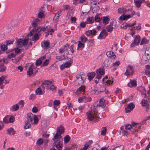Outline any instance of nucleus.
Here are the masks:
<instances>
[{"label": "nucleus", "instance_id": "1", "mask_svg": "<svg viewBox=\"0 0 150 150\" xmlns=\"http://www.w3.org/2000/svg\"><path fill=\"white\" fill-rule=\"evenodd\" d=\"M105 100L101 99L98 104L97 102H95L92 106V108L93 107V109L91 111H89L86 113L87 116V118L90 121L94 120L95 122H98L100 118L98 116V112L97 110V109L99 107L104 108L105 106Z\"/></svg>", "mask_w": 150, "mask_h": 150}, {"label": "nucleus", "instance_id": "2", "mask_svg": "<svg viewBox=\"0 0 150 150\" xmlns=\"http://www.w3.org/2000/svg\"><path fill=\"white\" fill-rule=\"evenodd\" d=\"M40 20L38 18H36L33 20L31 23L32 27L35 28L32 29L30 33L27 34L25 38H28L34 34V36L32 38H39L42 33L44 29H42L40 27H38L37 28L35 27L39 23Z\"/></svg>", "mask_w": 150, "mask_h": 150}, {"label": "nucleus", "instance_id": "3", "mask_svg": "<svg viewBox=\"0 0 150 150\" xmlns=\"http://www.w3.org/2000/svg\"><path fill=\"white\" fill-rule=\"evenodd\" d=\"M12 27L11 25H6L2 27L0 29V38H4L6 35L10 32Z\"/></svg>", "mask_w": 150, "mask_h": 150}, {"label": "nucleus", "instance_id": "4", "mask_svg": "<svg viewBox=\"0 0 150 150\" xmlns=\"http://www.w3.org/2000/svg\"><path fill=\"white\" fill-rule=\"evenodd\" d=\"M69 47V45L67 43L65 45L62 46V47L58 50V51L59 53H64L63 55V57H64V58H65V55H67L69 54V52L68 50Z\"/></svg>", "mask_w": 150, "mask_h": 150}, {"label": "nucleus", "instance_id": "5", "mask_svg": "<svg viewBox=\"0 0 150 150\" xmlns=\"http://www.w3.org/2000/svg\"><path fill=\"white\" fill-rule=\"evenodd\" d=\"M95 74H96V78L99 79L101 78L102 75L104 74L105 72L103 71V68H100L96 71Z\"/></svg>", "mask_w": 150, "mask_h": 150}, {"label": "nucleus", "instance_id": "6", "mask_svg": "<svg viewBox=\"0 0 150 150\" xmlns=\"http://www.w3.org/2000/svg\"><path fill=\"white\" fill-rule=\"evenodd\" d=\"M28 38L25 39L24 40H22L21 38L19 39L17 41V45L19 47H21L22 45L24 46H26L28 42Z\"/></svg>", "mask_w": 150, "mask_h": 150}, {"label": "nucleus", "instance_id": "7", "mask_svg": "<svg viewBox=\"0 0 150 150\" xmlns=\"http://www.w3.org/2000/svg\"><path fill=\"white\" fill-rule=\"evenodd\" d=\"M116 22L115 21H112L111 22L110 25L107 27L106 30L108 32H110L112 31L114 28L116 26Z\"/></svg>", "mask_w": 150, "mask_h": 150}, {"label": "nucleus", "instance_id": "8", "mask_svg": "<svg viewBox=\"0 0 150 150\" xmlns=\"http://www.w3.org/2000/svg\"><path fill=\"white\" fill-rule=\"evenodd\" d=\"M135 13V12L134 11H133L131 15L129 14L125 15L123 14L119 18V20L121 21L127 20L128 19L131 17L132 16H133Z\"/></svg>", "mask_w": 150, "mask_h": 150}, {"label": "nucleus", "instance_id": "9", "mask_svg": "<svg viewBox=\"0 0 150 150\" xmlns=\"http://www.w3.org/2000/svg\"><path fill=\"white\" fill-rule=\"evenodd\" d=\"M108 76H106L103 79V81L104 84L106 86H109L113 83L111 80H108Z\"/></svg>", "mask_w": 150, "mask_h": 150}, {"label": "nucleus", "instance_id": "10", "mask_svg": "<svg viewBox=\"0 0 150 150\" xmlns=\"http://www.w3.org/2000/svg\"><path fill=\"white\" fill-rule=\"evenodd\" d=\"M133 73V67L130 66H129L127 67L126 71L125 73V75L127 76H129L132 74Z\"/></svg>", "mask_w": 150, "mask_h": 150}, {"label": "nucleus", "instance_id": "11", "mask_svg": "<svg viewBox=\"0 0 150 150\" xmlns=\"http://www.w3.org/2000/svg\"><path fill=\"white\" fill-rule=\"evenodd\" d=\"M57 132L60 134H62L64 132V127L62 125H60L59 127H57Z\"/></svg>", "mask_w": 150, "mask_h": 150}, {"label": "nucleus", "instance_id": "12", "mask_svg": "<svg viewBox=\"0 0 150 150\" xmlns=\"http://www.w3.org/2000/svg\"><path fill=\"white\" fill-rule=\"evenodd\" d=\"M96 32L95 30H89L86 33V34L87 36H93V35H96Z\"/></svg>", "mask_w": 150, "mask_h": 150}, {"label": "nucleus", "instance_id": "13", "mask_svg": "<svg viewBox=\"0 0 150 150\" xmlns=\"http://www.w3.org/2000/svg\"><path fill=\"white\" fill-rule=\"evenodd\" d=\"M108 57H110L112 59H114L116 57V56L114 53L111 51L107 52L106 54Z\"/></svg>", "mask_w": 150, "mask_h": 150}, {"label": "nucleus", "instance_id": "14", "mask_svg": "<svg viewBox=\"0 0 150 150\" xmlns=\"http://www.w3.org/2000/svg\"><path fill=\"white\" fill-rule=\"evenodd\" d=\"M61 134H59V133L57 132L55 134V135L54 136L53 138L52 139V140L55 142L56 140H58L62 138V137Z\"/></svg>", "mask_w": 150, "mask_h": 150}, {"label": "nucleus", "instance_id": "15", "mask_svg": "<svg viewBox=\"0 0 150 150\" xmlns=\"http://www.w3.org/2000/svg\"><path fill=\"white\" fill-rule=\"evenodd\" d=\"M69 60L68 61L66 62L64 64V67L65 68H69L71 66V64L73 63L72 59H71V58L68 59Z\"/></svg>", "mask_w": 150, "mask_h": 150}, {"label": "nucleus", "instance_id": "16", "mask_svg": "<svg viewBox=\"0 0 150 150\" xmlns=\"http://www.w3.org/2000/svg\"><path fill=\"white\" fill-rule=\"evenodd\" d=\"M140 92L142 95H144V97L146 98L148 97L146 93L145 88L141 86L140 88Z\"/></svg>", "mask_w": 150, "mask_h": 150}, {"label": "nucleus", "instance_id": "17", "mask_svg": "<svg viewBox=\"0 0 150 150\" xmlns=\"http://www.w3.org/2000/svg\"><path fill=\"white\" fill-rule=\"evenodd\" d=\"M41 45L42 47L49 48V47L50 43L47 41L44 40L41 42Z\"/></svg>", "mask_w": 150, "mask_h": 150}, {"label": "nucleus", "instance_id": "18", "mask_svg": "<svg viewBox=\"0 0 150 150\" xmlns=\"http://www.w3.org/2000/svg\"><path fill=\"white\" fill-rule=\"evenodd\" d=\"M108 34L106 32V30L104 29L100 33L98 38H102L103 37H106Z\"/></svg>", "mask_w": 150, "mask_h": 150}, {"label": "nucleus", "instance_id": "19", "mask_svg": "<svg viewBox=\"0 0 150 150\" xmlns=\"http://www.w3.org/2000/svg\"><path fill=\"white\" fill-rule=\"evenodd\" d=\"M85 88V86H81L77 89L76 92L79 94L81 93L82 92H84Z\"/></svg>", "mask_w": 150, "mask_h": 150}, {"label": "nucleus", "instance_id": "20", "mask_svg": "<svg viewBox=\"0 0 150 150\" xmlns=\"http://www.w3.org/2000/svg\"><path fill=\"white\" fill-rule=\"evenodd\" d=\"M54 30L53 29H50L47 32L45 33V36L46 37L48 36V35H51L54 32Z\"/></svg>", "mask_w": 150, "mask_h": 150}, {"label": "nucleus", "instance_id": "21", "mask_svg": "<svg viewBox=\"0 0 150 150\" xmlns=\"http://www.w3.org/2000/svg\"><path fill=\"white\" fill-rule=\"evenodd\" d=\"M94 21V20L93 18L92 17H89L87 18L86 22L87 24H91L93 23Z\"/></svg>", "mask_w": 150, "mask_h": 150}, {"label": "nucleus", "instance_id": "22", "mask_svg": "<svg viewBox=\"0 0 150 150\" xmlns=\"http://www.w3.org/2000/svg\"><path fill=\"white\" fill-rule=\"evenodd\" d=\"M96 74L95 72H92L88 74V77L89 80H91L94 77Z\"/></svg>", "mask_w": 150, "mask_h": 150}, {"label": "nucleus", "instance_id": "23", "mask_svg": "<svg viewBox=\"0 0 150 150\" xmlns=\"http://www.w3.org/2000/svg\"><path fill=\"white\" fill-rule=\"evenodd\" d=\"M0 71L2 72L6 70V67L4 65V63H0Z\"/></svg>", "mask_w": 150, "mask_h": 150}, {"label": "nucleus", "instance_id": "24", "mask_svg": "<svg viewBox=\"0 0 150 150\" xmlns=\"http://www.w3.org/2000/svg\"><path fill=\"white\" fill-rule=\"evenodd\" d=\"M145 73L146 75L150 74V65H147L146 66Z\"/></svg>", "mask_w": 150, "mask_h": 150}, {"label": "nucleus", "instance_id": "25", "mask_svg": "<svg viewBox=\"0 0 150 150\" xmlns=\"http://www.w3.org/2000/svg\"><path fill=\"white\" fill-rule=\"evenodd\" d=\"M78 48L77 49V50H79V48H81V49H83L84 47V44L81 41H79L78 44Z\"/></svg>", "mask_w": 150, "mask_h": 150}, {"label": "nucleus", "instance_id": "26", "mask_svg": "<svg viewBox=\"0 0 150 150\" xmlns=\"http://www.w3.org/2000/svg\"><path fill=\"white\" fill-rule=\"evenodd\" d=\"M101 16L100 14H96L95 17V21L96 22H99L101 20Z\"/></svg>", "mask_w": 150, "mask_h": 150}, {"label": "nucleus", "instance_id": "27", "mask_svg": "<svg viewBox=\"0 0 150 150\" xmlns=\"http://www.w3.org/2000/svg\"><path fill=\"white\" fill-rule=\"evenodd\" d=\"M33 74V69L31 68V66H30L27 71V74L29 76H30Z\"/></svg>", "mask_w": 150, "mask_h": 150}, {"label": "nucleus", "instance_id": "28", "mask_svg": "<svg viewBox=\"0 0 150 150\" xmlns=\"http://www.w3.org/2000/svg\"><path fill=\"white\" fill-rule=\"evenodd\" d=\"M33 115L31 113H28L27 116L28 121V122H32L33 120Z\"/></svg>", "mask_w": 150, "mask_h": 150}, {"label": "nucleus", "instance_id": "29", "mask_svg": "<svg viewBox=\"0 0 150 150\" xmlns=\"http://www.w3.org/2000/svg\"><path fill=\"white\" fill-rule=\"evenodd\" d=\"M19 108V107L18 104H16L12 106L11 110L13 111H17Z\"/></svg>", "mask_w": 150, "mask_h": 150}, {"label": "nucleus", "instance_id": "30", "mask_svg": "<svg viewBox=\"0 0 150 150\" xmlns=\"http://www.w3.org/2000/svg\"><path fill=\"white\" fill-rule=\"evenodd\" d=\"M134 2L135 5L138 7H139L141 6V4L142 2V1L140 0L137 1L134 0Z\"/></svg>", "mask_w": 150, "mask_h": 150}, {"label": "nucleus", "instance_id": "31", "mask_svg": "<svg viewBox=\"0 0 150 150\" xmlns=\"http://www.w3.org/2000/svg\"><path fill=\"white\" fill-rule=\"evenodd\" d=\"M1 49L3 52L6 51L7 49V47L6 45L2 44L0 46Z\"/></svg>", "mask_w": 150, "mask_h": 150}, {"label": "nucleus", "instance_id": "32", "mask_svg": "<svg viewBox=\"0 0 150 150\" xmlns=\"http://www.w3.org/2000/svg\"><path fill=\"white\" fill-rule=\"evenodd\" d=\"M71 139L70 137L68 135H66L64 139V143H68L70 140Z\"/></svg>", "mask_w": 150, "mask_h": 150}, {"label": "nucleus", "instance_id": "33", "mask_svg": "<svg viewBox=\"0 0 150 150\" xmlns=\"http://www.w3.org/2000/svg\"><path fill=\"white\" fill-rule=\"evenodd\" d=\"M109 20V18L107 17H104L103 18V23L105 24H106L108 23Z\"/></svg>", "mask_w": 150, "mask_h": 150}, {"label": "nucleus", "instance_id": "34", "mask_svg": "<svg viewBox=\"0 0 150 150\" xmlns=\"http://www.w3.org/2000/svg\"><path fill=\"white\" fill-rule=\"evenodd\" d=\"M35 92L37 94L39 95L43 94V93H42V89L40 88H38L36 89L35 91Z\"/></svg>", "mask_w": 150, "mask_h": 150}, {"label": "nucleus", "instance_id": "35", "mask_svg": "<svg viewBox=\"0 0 150 150\" xmlns=\"http://www.w3.org/2000/svg\"><path fill=\"white\" fill-rule=\"evenodd\" d=\"M9 115H6L5 117L3 119V121L5 123H9Z\"/></svg>", "mask_w": 150, "mask_h": 150}, {"label": "nucleus", "instance_id": "36", "mask_svg": "<svg viewBox=\"0 0 150 150\" xmlns=\"http://www.w3.org/2000/svg\"><path fill=\"white\" fill-rule=\"evenodd\" d=\"M31 127L30 124L28 121L25 122V124L24 126V128L25 129L30 128Z\"/></svg>", "mask_w": 150, "mask_h": 150}, {"label": "nucleus", "instance_id": "37", "mask_svg": "<svg viewBox=\"0 0 150 150\" xmlns=\"http://www.w3.org/2000/svg\"><path fill=\"white\" fill-rule=\"evenodd\" d=\"M127 107L132 110L134 108L135 105L133 103H131L128 104Z\"/></svg>", "mask_w": 150, "mask_h": 150}, {"label": "nucleus", "instance_id": "38", "mask_svg": "<svg viewBox=\"0 0 150 150\" xmlns=\"http://www.w3.org/2000/svg\"><path fill=\"white\" fill-rule=\"evenodd\" d=\"M131 85V87H136L137 85V81L135 80H132L130 81Z\"/></svg>", "mask_w": 150, "mask_h": 150}, {"label": "nucleus", "instance_id": "39", "mask_svg": "<svg viewBox=\"0 0 150 150\" xmlns=\"http://www.w3.org/2000/svg\"><path fill=\"white\" fill-rule=\"evenodd\" d=\"M81 75V83H83L85 80L86 79V75L85 74H82Z\"/></svg>", "mask_w": 150, "mask_h": 150}, {"label": "nucleus", "instance_id": "40", "mask_svg": "<svg viewBox=\"0 0 150 150\" xmlns=\"http://www.w3.org/2000/svg\"><path fill=\"white\" fill-rule=\"evenodd\" d=\"M61 142H59L56 145V147L59 150H62V144H61Z\"/></svg>", "mask_w": 150, "mask_h": 150}, {"label": "nucleus", "instance_id": "41", "mask_svg": "<svg viewBox=\"0 0 150 150\" xmlns=\"http://www.w3.org/2000/svg\"><path fill=\"white\" fill-rule=\"evenodd\" d=\"M148 42V40H146V38H143L141 40L140 45H142L144 44L147 43Z\"/></svg>", "mask_w": 150, "mask_h": 150}, {"label": "nucleus", "instance_id": "42", "mask_svg": "<svg viewBox=\"0 0 150 150\" xmlns=\"http://www.w3.org/2000/svg\"><path fill=\"white\" fill-rule=\"evenodd\" d=\"M60 101L59 100H55L53 102V107L54 109H55V106H58L60 104Z\"/></svg>", "mask_w": 150, "mask_h": 150}, {"label": "nucleus", "instance_id": "43", "mask_svg": "<svg viewBox=\"0 0 150 150\" xmlns=\"http://www.w3.org/2000/svg\"><path fill=\"white\" fill-rule=\"evenodd\" d=\"M52 82L49 80H45L43 82V84L47 85H51Z\"/></svg>", "mask_w": 150, "mask_h": 150}, {"label": "nucleus", "instance_id": "44", "mask_svg": "<svg viewBox=\"0 0 150 150\" xmlns=\"http://www.w3.org/2000/svg\"><path fill=\"white\" fill-rule=\"evenodd\" d=\"M43 142V139L42 138L39 139L36 142V144L38 145H41Z\"/></svg>", "mask_w": 150, "mask_h": 150}, {"label": "nucleus", "instance_id": "45", "mask_svg": "<svg viewBox=\"0 0 150 150\" xmlns=\"http://www.w3.org/2000/svg\"><path fill=\"white\" fill-rule=\"evenodd\" d=\"M9 123H13L14 122L15 118L13 116H9Z\"/></svg>", "mask_w": 150, "mask_h": 150}, {"label": "nucleus", "instance_id": "46", "mask_svg": "<svg viewBox=\"0 0 150 150\" xmlns=\"http://www.w3.org/2000/svg\"><path fill=\"white\" fill-rule=\"evenodd\" d=\"M132 128V125L129 124H127L125 126V129H128L130 130V129Z\"/></svg>", "mask_w": 150, "mask_h": 150}, {"label": "nucleus", "instance_id": "47", "mask_svg": "<svg viewBox=\"0 0 150 150\" xmlns=\"http://www.w3.org/2000/svg\"><path fill=\"white\" fill-rule=\"evenodd\" d=\"M57 88V87L54 86L53 85H52L50 87V89L52 90L53 91L55 92Z\"/></svg>", "mask_w": 150, "mask_h": 150}, {"label": "nucleus", "instance_id": "48", "mask_svg": "<svg viewBox=\"0 0 150 150\" xmlns=\"http://www.w3.org/2000/svg\"><path fill=\"white\" fill-rule=\"evenodd\" d=\"M42 63V62L39 59H37L36 62V65L38 66L40 65Z\"/></svg>", "mask_w": 150, "mask_h": 150}, {"label": "nucleus", "instance_id": "49", "mask_svg": "<svg viewBox=\"0 0 150 150\" xmlns=\"http://www.w3.org/2000/svg\"><path fill=\"white\" fill-rule=\"evenodd\" d=\"M18 104L20 105H21V108H22L24 105V102L23 100H20L18 102Z\"/></svg>", "mask_w": 150, "mask_h": 150}, {"label": "nucleus", "instance_id": "50", "mask_svg": "<svg viewBox=\"0 0 150 150\" xmlns=\"http://www.w3.org/2000/svg\"><path fill=\"white\" fill-rule=\"evenodd\" d=\"M140 38H135L134 41L135 42L136 44L138 45L140 42Z\"/></svg>", "mask_w": 150, "mask_h": 150}, {"label": "nucleus", "instance_id": "51", "mask_svg": "<svg viewBox=\"0 0 150 150\" xmlns=\"http://www.w3.org/2000/svg\"><path fill=\"white\" fill-rule=\"evenodd\" d=\"M33 119L34 120V122L35 124H37L38 121V118L36 115H34L33 116Z\"/></svg>", "mask_w": 150, "mask_h": 150}, {"label": "nucleus", "instance_id": "52", "mask_svg": "<svg viewBox=\"0 0 150 150\" xmlns=\"http://www.w3.org/2000/svg\"><path fill=\"white\" fill-rule=\"evenodd\" d=\"M13 131V128H9L7 130V134H10L11 132Z\"/></svg>", "mask_w": 150, "mask_h": 150}, {"label": "nucleus", "instance_id": "53", "mask_svg": "<svg viewBox=\"0 0 150 150\" xmlns=\"http://www.w3.org/2000/svg\"><path fill=\"white\" fill-rule=\"evenodd\" d=\"M5 79V77L3 76H2L0 77V85L3 83L4 82V80Z\"/></svg>", "mask_w": 150, "mask_h": 150}, {"label": "nucleus", "instance_id": "54", "mask_svg": "<svg viewBox=\"0 0 150 150\" xmlns=\"http://www.w3.org/2000/svg\"><path fill=\"white\" fill-rule=\"evenodd\" d=\"M121 147H122V146H120L114 148L112 150H123V147L121 149H120Z\"/></svg>", "mask_w": 150, "mask_h": 150}, {"label": "nucleus", "instance_id": "55", "mask_svg": "<svg viewBox=\"0 0 150 150\" xmlns=\"http://www.w3.org/2000/svg\"><path fill=\"white\" fill-rule=\"evenodd\" d=\"M103 128H105V129H103L101 132V134L103 135H104L106 133V129L105 127H103Z\"/></svg>", "mask_w": 150, "mask_h": 150}, {"label": "nucleus", "instance_id": "56", "mask_svg": "<svg viewBox=\"0 0 150 150\" xmlns=\"http://www.w3.org/2000/svg\"><path fill=\"white\" fill-rule=\"evenodd\" d=\"M44 13L39 12V13L38 14V16L39 18H42L44 16Z\"/></svg>", "mask_w": 150, "mask_h": 150}, {"label": "nucleus", "instance_id": "57", "mask_svg": "<svg viewBox=\"0 0 150 150\" xmlns=\"http://www.w3.org/2000/svg\"><path fill=\"white\" fill-rule=\"evenodd\" d=\"M124 8L122 7L119 8L118 9V13H124Z\"/></svg>", "mask_w": 150, "mask_h": 150}, {"label": "nucleus", "instance_id": "58", "mask_svg": "<svg viewBox=\"0 0 150 150\" xmlns=\"http://www.w3.org/2000/svg\"><path fill=\"white\" fill-rule=\"evenodd\" d=\"M121 27L122 28L126 29L127 27V23H125L121 25Z\"/></svg>", "mask_w": 150, "mask_h": 150}, {"label": "nucleus", "instance_id": "59", "mask_svg": "<svg viewBox=\"0 0 150 150\" xmlns=\"http://www.w3.org/2000/svg\"><path fill=\"white\" fill-rule=\"evenodd\" d=\"M86 24H87V23L86 22H82L80 23L79 25L82 28H84L86 26Z\"/></svg>", "mask_w": 150, "mask_h": 150}, {"label": "nucleus", "instance_id": "60", "mask_svg": "<svg viewBox=\"0 0 150 150\" xmlns=\"http://www.w3.org/2000/svg\"><path fill=\"white\" fill-rule=\"evenodd\" d=\"M32 111L33 112L36 113L38 112V110L36 107H34L32 108Z\"/></svg>", "mask_w": 150, "mask_h": 150}, {"label": "nucleus", "instance_id": "61", "mask_svg": "<svg viewBox=\"0 0 150 150\" xmlns=\"http://www.w3.org/2000/svg\"><path fill=\"white\" fill-rule=\"evenodd\" d=\"M74 45L73 44L71 45L69 47L70 50L71 51L72 53H73L74 52Z\"/></svg>", "mask_w": 150, "mask_h": 150}, {"label": "nucleus", "instance_id": "62", "mask_svg": "<svg viewBox=\"0 0 150 150\" xmlns=\"http://www.w3.org/2000/svg\"><path fill=\"white\" fill-rule=\"evenodd\" d=\"M21 50L20 49H19L18 48H16L15 49V52L17 53L18 54L21 51Z\"/></svg>", "mask_w": 150, "mask_h": 150}, {"label": "nucleus", "instance_id": "63", "mask_svg": "<svg viewBox=\"0 0 150 150\" xmlns=\"http://www.w3.org/2000/svg\"><path fill=\"white\" fill-rule=\"evenodd\" d=\"M13 41H11V40H8L6 41V45H8L10 44H13Z\"/></svg>", "mask_w": 150, "mask_h": 150}, {"label": "nucleus", "instance_id": "64", "mask_svg": "<svg viewBox=\"0 0 150 150\" xmlns=\"http://www.w3.org/2000/svg\"><path fill=\"white\" fill-rule=\"evenodd\" d=\"M49 60L47 59H46L45 61L43 62V65L44 66H47L49 63Z\"/></svg>", "mask_w": 150, "mask_h": 150}]
</instances>
